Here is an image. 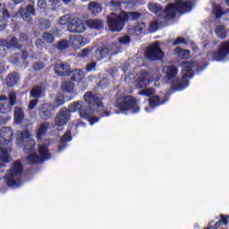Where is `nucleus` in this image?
Masks as SVG:
<instances>
[{
	"mask_svg": "<svg viewBox=\"0 0 229 229\" xmlns=\"http://www.w3.org/2000/svg\"><path fill=\"white\" fill-rule=\"evenodd\" d=\"M118 40L120 44H122L123 46H126L130 44V42H131V38H130V36H124V37L119 38Z\"/></svg>",
	"mask_w": 229,
	"mask_h": 229,
	"instance_id": "51",
	"label": "nucleus"
},
{
	"mask_svg": "<svg viewBox=\"0 0 229 229\" xmlns=\"http://www.w3.org/2000/svg\"><path fill=\"white\" fill-rule=\"evenodd\" d=\"M144 30H146V23L140 22V23H137V25H135L133 28L129 29V33L133 37H139V35H142V33L144 32Z\"/></svg>",
	"mask_w": 229,
	"mask_h": 229,
	"instance_id": "24",
	"label": "nucleus"
},
{
	"mask_svg": "<svg viewBox=\"0 0 229 229\" xmlns=\"http://www.w3.org/2000/svg\"><path fill=\"white\" fill-rule=\"evenodd\" d=\"M212 13L215 15L216 19H221L223 15H226V11L223 10V6H221V4H215Z\"/></svg>",
	"mask_w": 229,
	"mask_h": 229,
	"instance_id": "32",
	"label": "nucleus"
},
{
	"mask_svg": "<svg viewBox=\"0 0 229 229\" xmlns=\"http://www.w3.org/2000/svg\"><path fill=\"white\" fill-rule=\"evenodd\" d=\"M6 28V21L4 20H0V31H3Z\"/></svg>",
	"mask_w": 229,
	"mask_h": 229,
	"instance_id": "62",
	"label": "nucleus"
},
{
	"mask_svg": "<svg viewBox=\"0 0 229 229\" xmlns=\"http://www.w3.org/2000/svg\"><path fill=\"white\" fill-rule=\"evenodd\" d=\"M153 89L152 88H146L145 89L139 92L140 96H147V98H149V96H153Z\"/></svg>",
	"mask_w": 229,
	"mask_h": 229,
	"instance_id": "48",
	"label": "nucleus"
},
{
	"mask_svg": "<svg viewBox=\"0 0 229 229\" xmlns=\"http://www.w3.org/2000/svg\"><path fill=\"white\" fill-rule=\"evenodd\" d=\"M29 57H30V54H28V51L22 50L21 51V60H23V62H26V60H28Z\"/></svg>",
	"mask_w": 229,
	"mask_h": 229,
	"instance_id": "59",
	"label": "nucleus"
},
{
	"mask_svg": "<svg viewBox=\"0 0 229 229\" xmlns=\"http://www.w3.org/2000/svg\"><path fill=\"white\" fill-rule=\"evenodd\" d=\"M57 49L59 51H65V49H69V41L64 39L57 43Z\"/></svg>",
	"mask_w": 229,
	"mask_h": 229,
	"instance_id": "44",
	"label": "nucleus"
},
{
	"mask_svg": "<svg viewBox=\"0 0 229 229\" xmlns=\"http://www.w3.org/2000/svg\"><path fill=\"white\" fill-rule=\"evenodd\" d=\"M28 162L31 164L32 165H35V164H42V159L40 158V156L37 155V153L30 154L27 157Z\"/></svg>",
	"mask_w": 229,
	"mask_h": 229,
	"instance_id": "36",
	"label": "nucleus"
},
{
	"mask_svg": "<svg viewBox=\"0 0 229 229\" xmlns=\"http://www.w3.org/2000/svg\"><path fill=\"white\" fill-rule=\"evenodd\" d=\"M49 3H51L53 6H56V4L60 3V0H49Z\"/></svg>",
	"mask_w": 229,
	"mask_h": 229,
	"instance_id": "63",
	"label": "nucleus"
},
{
	"mask_svg": "<svg viewBox=\"0 0 229 229\" xmlns=\"http://www.w3.org/2000/svg\"><path fill=\"white\" fill-rule=\"evenodd\" d=\"M174 55H177L181 60H189L191 58V50L183 49L180 47H177L174 50Z\"/></svg>",
	"mask_w": 229,
	"mask_h": 229,
	"instance_id": "27",
	"label": "nucleus"
},
{
	"mask_svg": "<svg viewBox=\"0 0 229 229\" xmlns=\"http://www.w3.org/2000/svg\"><path fill=\"white\" fill-rule=\"evenodd\" d=\"M6 164H10V154L8 149L0 148V167H6Z\"/></svg>",
	"mask_w": 229,
	"mask_h": 229,
	"instance_id": "25",
	"label": "nucleus"
},
{
	"mask_svg": "<svg viewBox=\"0 0 229 229\" xmlns=\"http://www.w3.org/2000/svg\"><path fill=\"white\" fill-rule=\"evenodd\" d=\"M72 16H71V14H65L59 19L58 24H60V26H69V24H71V21H72Z\"/></svg>",
	"mask_w": 229,
	"mask_h": 229,
	"instance_id": "39",
	"label": "nucleus"
},
{
	"mask_svg": "<svg viewBox=\"0 0 229 229\" xmlns=\"http://www.w3.org/2000/svg\"><path fill=\"white\" fill-rule=\"evenodd\" d=\"M2 13H3L4 19H10V12L7 11L6 8L2 9Z\"/></svg>",
	"mask_w": 229,
	"mask_h": 229,
	"instance_id": "60",
	"label": "nucleus"
},
{
	"mask_svg": "<svg viewBox=\"0 0 229 229\" xmlns=\"http://www.w3.org/2000/svg\"><path fill=\"white\" fill-rule=\"evenodd\" d=\"M180 44H187L185 38L182 37L176 38L175 41L173 42V46H180Z\"/></svg>",
	"mask_w": 229,
	"mask_h": 229,
	"instance_id": "55",
	"label": "nucleus"
},
{
	"mask_svg": "<svg viewBox=\"0 0 229 229\" xmlns=\"http://www.w3.org/2000/svg\"><path fill=\"white\" fill-rule=\"evenodd\" d=\"M24 171V166H22V163L21 160H16L13 163L11 169L9 170V174H13L14 176H21Z\"/></svg>",
	"mask_w": 229,
	"mask_h": 229,
	"instance_id": "21",
	"label": "nucleus"
},
{
	"mask_svg": "<svg viewBox=\"0 0 229 229\" xmlns=\"http://www.w3.org/2000/svg\"><path fill=\"white\" fill-rule=\"evenodd\" d=\"M71 112H76L71 109V105H69L68 109L67 107L60 109L55 118V126H58V128L65 126L71 121Z\"/></svg>",
	"mask_w": 229,
	"mask_h": 229,
	"instance_id": "8",
	"label": "nucleus"
},
{
	"mask_svg": "<svg viewBox=\"0 0 229 229\" xmlns=\"http://www.w3.org/2000/svg\"><path fill=\"white\" fill-rule=\"evenodd\" d=\"M22 121H24V110H22L20 106H15L14 123H16V124H22Z\"/></svg>",
	"mask_w": 229,
	"mask_h": 229,
	"instance_id": "31",
	"label": "nucleus"
},
{
	"mask_svg": "<svg viewBox=\"0 0 229 229\" xmlns=\"http://www.w3.org/2000/svg\"><path fill=\"white\" fill-rule=\"evenodd\" d=\"M148 104L151 108H155L160 105V97L158 96H152L148 99Z\"/></svg>",
	"mask_w": 229,
	"mask_h": 229,
	"instance_id": "41",
	"label": "nucleus"
},
{
	"mask_svg": "<svg viewBox=\"0 0 229 229\" xmlns=\"http://www.w3.org/2000/svg\"><path fill=\"white\" fill-rule=\"evenodd\" d=\"M43 38L46 42H49V44H53V42H55V36L51 32H44Z\"/></svg>",
	"mask_w": 229,
	"mask_h": 229,
	"instance_id": "46",
	"label": "nucleus"
},
{
	"mask_svg": "<svg viewBox=\"0 0 229 229\" xmlns=\"http://www.w3.org/2000/svg\"><path fill=\"white\" fill-rule=\"evenodd\" d=\"M56 106H62V105L65 104V98H64V96L58 95L55 99Z\"/></svg>",
	"mask_w": 229,
	"mask_h": 229,
	"instance_id": "50",
	"label": "nucleus"
},
{
	"mask_svg": "<svg viewBox=\"0 0 229 229\" xmlns=\"http://www.w3.org/2000/svg\"><path fill=\"white\" fill-rule=\"evenodd\" d=\"M38 110V115L42 121H49V119H53V115H55V106L50 103L41 104Z\"/></svg>",
	"mask_w": 229,
	"mask_h": 229,
	"instance_id": "10",
	"label": "nucleus"
},
{
	"mask_svg": "<svg viewBox=\"0 0 229 229\" xmlns=\"http://www.w3.org/2000/svg\"><path fill=\"white\" fill-rule=\"evenodd\" d=\"M13 139V131L10 127H3L0 130V146H8Z\"/></svg>",
	"mask_w": 229,
	"mask_h": 229,
	"instance_id": "14",
	"label": "nucleus"
},
{
	"mask_svg": "<svg viewBox=\"0 0 229 229\" xmlns=\"http://www.w3.org/2000/svg\"><path fill=\"white\" fill-rule=\"evenodd\" d=\"M39 27L41 30H49L51 28V21L43 19L39 21Z\"/></svg>",
	"mask_w": 229,
	"mask_h": 229,
	"instance_id": "45",
	"label": "nucleus"
},
{
	"mask_svg": "<svg viewBox=\"0 0 229 229\" xmlns=\"http://www.w3.org/2000/svg\"><path fill=\"white\" fill-rule=\"evenodd\" d=\"M23 151H25V153H31V151L35 149V146H37L35 140H28L23 141Z\"/></svg>",
	"mask_w": 229,
	"mask_h": 229,
	"instance_id": "34",
	"label": "nucleus"
},
{
	"mask_svg": "<svg viewBox=\"0 0 229 229\" xmlns=\"http://www.w3.org/2000/svg\"><path fill=\"white\" fill-rule=\"evenodd\" d=\"M101 98L88 91L84 94V101L72 102L70 104V109L72 112H79L82 119H86L90 124L94 126L96 123H99L102 117H109V111H103L99 113L98 108H104Z\"/></svg>",
	"mask_w": 229,
	"mask_h": 229,
	"instance_id": "1",
	"label": "nucleus"
},
{
	"mask_svg": "<svg viewBox=\"0 0 229 229\" xmlns=\"http://www.w3.org/2000/svg\"><path fill=\"white\" fill-rule=\"evenodd\" d=\"M17 175L8 173L4 175V179L7 187H19V182L16 180Z\"/></svg>",
	"mask_w": 229,
	"mask_h": 229,
	"instance_id": "29",
	"label": "nucleus"
},
{
	"mask_svg": "<svg viewBox=\"0 0 229 229\" xmlns=\"http://www.w3.org/2000/svg\"><path fill=\"white\" fill-rule=\"evenodd\" d=\"M223 222H221L220 220H218L216 223H215L214 225H211L212 229H218L221 228V226H223Z\"/></svg>",
	"mask_w": 229,
	"mask_h": 229,
	"instance_id": "61",
	"label": "nucleus"
},
{
	"mask_svg": "<svg viewBox=\"0 0 229 229\" xmlns=\"http://www.w3.org/2000/svg\"><path fill=\"white\" fill-rule=\"evenodd\" d=\"M229 55V40L222 41L217 51L211 53L213 62H223Z\"/></svg>",
	"mask_w": 229,
	"mask_h": 229,
	"instance_id": "9",
	"label": "nucleus"
},
{
	"mask_svg": "<svg viewBox=\"0 0 229 229\" xmlns=\"http://www.w3.org/2000/svg\"><path fill=\"white\" fill-rule=\"evenodd\" d=\"M19 14L23 19V21H26V22H31L33 21V18H31V15H35V6L31 4H28L26 8L21 7L19 9Z\"/></svg>",
	"mask_w": 229,
	"mask_h": 229,
	"instance_id": "18",
	"label": "nucleus"
},
{
	"mask_svg": "<svg viewBox=\"0 0 229 229\" xmlns=\"http://www.w3.org/2000/svg\"><path fill=\"white\" fill-rule=\"evenodd\" d=\"M215 33L218 38H221V40H225V38L228 37V30L225 25H217L215 28Z\"/></svg>",
	"mask_w": 229,
	"mask_h": 229,
	"instance_id": "30",
	"label": "nucleus"
},
{
	"mask_svg": "<svg viewBox=\"0 0 229 229\" xmlns=\"http://www.w3.org/2000/svg\"><path fill=\"white\" fill-rule=\"evenodd\" d=\"M22 49V45L19 44V40L13 37L10 40L0 38V56L4 58L8 55V49Z\"/></svg>",
	"mask_w": 229,
	"mask_h": 229,
	"instance_id": "7",
	"label": "nucleus"
},
{
	"mask_svg": "<svg viewBox=\"0 0 229 229\" xmlns=\"http://www.w3.org/2000/svg\"><path fill=\"white\" fill-rule=\"evenodd\" d=\"M19 80H21L19 73L15 72H12L5 78V85L9 88L15 87L19 83Z\"/></svg>",
	"mask_w": 229,
	"mask_h": 229,
	"instance_id": "22",
	"label": "nucleus"
},
{
	"mask_svg": "<svg viewBox=\"0 0 229 229\" xmlns=\"http://www.w3.org/2000/svg\"><path fill=\"white\" fill-rule=\"evenodd\" d=\"M151 85V75L146 70H140L135 81L136 89H144Z\"/></svg>",
	"mask_w": 229,
	"mask_h": 229,
	"instance_id": "11",
	"label": "nucleus"
},
{
	"mask_svg": "<svg viewBox=\"0 0 229 229\" xmlns=\"http://www.w3.org/2000/svg\"><path fill=\"white\" fill-rule=\"evenodd\" d=\"M20 40H21V42H28L30 40V38L28 37V34L21 33Z\"/></svg>",
	"mask_w": 229,
	"mask_h": 229,
	"instance_id": "58",
	"label": "nucleus"
},
{
	"mask_svg": "<svg viewBox=\"0 0 229 229\" xmlns=\"http://www.w3.org/2000/svg\"><path fill=\"white\" fill-rule=\"evenodd\" d=\"M110 53V49L106 47H96L94 53H92V58H95L97 62H101L103 58H106Z\"/></svg>",
	"mask_w": 229,
	"mask_h": 229,
	"instance_id": "19",
	"label": "nucleus"
},
{
	"mask_svg": "<svg viewBox=\"0 0 229 229\" xmlns=\"http://www.w3.org/2000/svg\"><path fill=\"white\" fill-rule=\"evenodd\" d=\"M164 56H165V54L162 51L158 41H156L145 50V58L150 60V62H159L164 59Z\"/></svg>",
	"mask_w": 229,
	"mask_h": 229,
	"instance_id": "6",
	"label": "nucleus"
},
{
	"mask_svg": "<svg viewBox=\"0 0 229 229\" xmlns=\"http://www.w3.org/2000/svg\"><path fill=\"white\" fill-rule=\"evenodd\" d=\"M86 24L90 30H103L105 28V23L103 22V20L99 19H89L86 21Z\"/></svg>",
	"mask_w": 229,
	"mask_h": 229,
	"instance_id": "23",
	"label": "nucleus"
},
{
	"mask_svg": "<svg viewBox=\"0 0 229 229\" xmlns=\"http://www.w3.org/2000/svg\"><path fill=\"white\" fill-rule=\"evenodd\" d=\"M149 12L157 15V17L164 16V19L169 21V13L167 12V6L164 9V6L158 3L150 2L148 4Z\"/></svg>",
	"mask_w": 229,
	"mask_h": 229,
	"instance_id": "12",
	"label": "nucleus"
},
{
	"mask_svg": "<svg viewBox=\"0 0 229 229\" xmlns=\"http://www.w3.org/2000/svg\"><path fill=\"white\" fill-rule=\"evenodd\" d=\"M122 4H123V1L121 0H118V1L111 0L109 2L110 8L114 11L121 10Z\"/></svg>",
	"mask_w": 229,
	"mask_h": 229,
	"instance_id": "43",
	"label": "nucleus"
},
{
	"mask_svg": "<svg viewBox=\"0 0 229 229\" xmlns=\"http://www.w3.org/2000/svg\"><path fill=\"white\" fill-rule=\"evenodd\" d=\"M87 30L85 23L80 19L73 18L68 25V31L70 33H83Z\"/></svg>",
	"mask_w": 229,
	"mask_h": 229,
	"instance_id": "15",
	"label": "nucleus"
},
{
	"mask_svg": "<svg viewBox=\"0 0 229 229\" xmlns=\"http://www.w3.org/2000/svg\"><path fill=\"white\" fill-rule=\"evenodd\" d=\"M47 130H49V123H41L37 132V139H42L47 133Z\"/></svg>",
	"mask_w": 229,
	"mask_h": 229,
	"instance_id": "33",
	"label": "nucleus"
},
{
	"mask_svg": "<svg viewBox=\"0 0 229 229\" xmlns=\"http://www.w3.org/2000/svg\"><path fill=\"white\" fill-rule=\"evenodd\" d=\"M137 19H140V13H128L122 10L120 13H109L106 17V22L110 31L119 33L124 30L128 21H137Z\"/></svg>",
	"mask_w": 229,
	"mask_h": 229,
	"instance_id": "2",
	"label": "nucleus"
},
{
	"mask_svg": "<svg viewBox=\"0 0 229 229\" xmlns=\"http://www.w3.org/2000/svg\"><path fill=\"white\" fill-rule=\"evenodd\" d=\"M92 51H94V47H87L80 51L79 57L85 60L90 56Z\"/></svg>",
	"mask_w": 229,
	"mask_h": 229,
	"instance_id": "37",
	"label": "nucleus"
},
{
	"mask_svg": "<svg viewBox=\"0 0 229 229\" xmlns=\"http://www.w3.org/2000/svg\"><path fill=\"white\" fill-rule=\"evenodd\" d=\"M17 105V93L11 91L9 93V103H0V114H7L12 112L13 106Z\"/></svg>",
	"mask_w": 229,
	"mask_h": 229,
	"instance_id": "13",
	"label": "nucleus"
},
{
	"mask_svg": "<svg viewBox=\"0 0 229 229\" xmlns=\"http://www.w3.org/2000/svg\"><path fill=\"white\" fill-rule=\"evenodd\" d=\"M165 78L168 80V81H171V80H174L176 76H178V68L176 66L168 65L165 67Z\"/></svg>",
	"mask_w": 229,
	"mask_h": 229,
	"instance_id": "26",
	"label": "nucleus"
},
{
	"mask_svg": "<svg viewBox=\"0 0 229 229\" xmlns=\"http://www.w3.org/2000/svg\"><path fill=\"white\" fill-rule=\"evenodd\" d=\"M64 148H66L65 145H59V146L57 147V149H58L59 152H62V151H64Z\"/></svg>",
	"mask_w": 229,
	"mask_h": 229,
	"instance_id": "64",
	"label": "nucleus"
},
{
	"mask_svg": "<svg viewBox=\"0 0 229 229\" xmlns=\"http://www.w3.org/2000/svg\"><path fill=\"white\" fill-rule=\"evenodd\" d=\"M31 134L30 133L29 131H24L23 132H21V141L22 142H26V140H31Z\"/></svg>",
	"mask_w": 229,
	"mask_h": 229,
	"instance_id": "53",
	"label": "nucleus"
},
{
	"mask_svg": "<svg viewBox=\"0 0 229 229\" xmlns=\"http://www.w3.org/2000/svg\"><path fill=\"white\" fill-rule=\"evenodd\" d=\"M38 153L43 162H46V160H49L51 158V152H49V147H47V145L46 144L38 145Z\"/></svg>",
	"mask_w": 229,
	"mask_h": 229,
	"instance_id": "20",
	"label": "nucleus"
},
{
	"mask_svg": "<svg viewBox=\"0 0 229 229\" xmlns=\"http://www.w3.org/2000/svg\"><path fill=\"white\" fill-rule=\"evenodd\" d=\"M88 9L91 15H98L103 12V6L98 2H90L88 5Z\"/></svg>",
	"mask_w": 229,
	"mask_h": 229,
	"instance_id": "28",
	"label": "nucleus"
},
{
	"mask_svg": "<svg viewBox=\"0 0 229 229\" xmlns=\"http://www.w3.org/2000/svg\"><path fill=\"white\" fill-rule=\"evenodd\" d=\"M37 105H38V98H36L34 100H30L29 102V106H28L29 110H35V107L37 106Z\"/></svg>",
	"mask_w": 229,
	"mask_h": 229,
	"instance_id": "54",
	"label": "nucleus"
},
{
	"mask_svg": "<svg viewBox=\"0 0 229 229\" xmlns=\"http://www.w3.org/2000/svg\"><path fill=\"white\" fill-rule=\"evenodd\" d=\"M54 71L57 76L61 78H65V76H71L72 71H71V65L64 63H56L54 67Z\"/></svg>",
	"mask_w": 229,
	"mask_h": 229,
	"instance_id": "16",
	"label": "nucleus"
},
{
	"mask_svg": "<svg viewBox=\"0 0 229 229\" xmlns=\"http://www.w3.org/2000/svg\"><path fill=\"white\" fill-rule=\"evenodd\" d=\"M44 69V63H35L33 64L34 71H42Z\"/></svg>",
	"mask_w": 229,
	"mask_h": 229,
	"instance_id": "56",
	"label": "nucleus"
},
{
	"mask_svg": "<svg viewBox=\"0 0 229 229\" xmlns=\"http://www.w3.org/2000/svg\"><path fill=\"white\" fill-rule=\"evenodd\" d=\"M69 44L73 47V49H81L89 44V38L83 36H71L69 39Z\"/></svg>",
	"mask_w": 229,
	"mask_h": 229,
	"instance_id": "17",
	"label": "nucleus"
},
{
	"mask_svg": "<svg viewBox=\"0 0 229 229\" xmlns=\"http://www.w3.org/2000/svg\"><path fill=\"white\" fill-rule=\"evenodd\" d=\"M37 6L41 12H46L47 9V2L46 0H38Z\"/></svg>",
	"mask_w": 229,
	"mask_h": 229,
	"instance_id": "47",
	"label": "nucleus"
},
{
	"mask_svg": "<svg viewBox=\"0 0 229 229\" xmlns=\"http://www.w3.org/2000/svg\"><path fill=\"white\" fill-rule=\"evenodd\" d=\"M71 140H72V132L71 131H67L60 139L61 144L71 142Z\"/></svg>",
	"mask_w": 229,
	"mask_h": 229,
	"instance_id": "40",
	"label": "nucleus"
},
{
	"mask_svg": "<svg viewBox=\"0 0 229 229\" xmlns=\"http://www.w3.org/2000/svg\"><path fill=\"white\" fill-rule=\"evenodd\" d=\"M123 101L115 105V108L120 110V112H131L132 114H139L140 112V107L137 104V98L131 96L122 97Z\"/></svg>",
	"mask_w": 229,
	"mask_h": 229,
	"instance_id": "5",
	"label": "nucleus"
},
{
	"mask_svg": "<svg viewBox=\"0 0 229 229\" xmlns=\"http://www.w3.org/2000/svg\"><path fill=\"white\" fill-rule=\"evenodd\" d=\"M182 77L181 78V82L177 84H172L173 90H183L187 89L190 80L194 78V62H182L181 63Z\"/></svg>",
	"mask_w": 229,
	"mask_h": 229,
	"instance_id": "3",
	"label": "nucleus"
},
{
	"mask_svg": "<svg viewBox=\"0 0 229 229\" xmlns=\"http://www.w3.org/2000/svg\"><path fill=\"white\" fill-rule=\"evenodd\" d=\"M30 98H34L35 99H38L39 98H42V87L41 86H36L30 89Z\"/></svg>",
	"mask_w": 229,
	"mask_h": 229,
	"instance_id": "35",
	"label": "nucleus"
},
{
	"mask_svg": "<svg viewBox=\"0 0 229 229\" xmlns=\"http://www.w3.org/2000/svg\"><path fill=\"white\" fill-rule=\"evenodd\" d=\"M228 219H229L228 215H220V221L225 225H228Z\"/></svg>",
	"mask_w": 229,
	"mask_h": 229,
	"instance_id": "57",
	"label": "nucleus"
},
{
	"mask_svg": "<svg viewBox=\"0 0 229 229\" xmlns=\"http://www.w3.org/2000/svg\"><path fill=\"white\" fill-rule=\"evenodd\" d=\"M148 30H149L150 33L157 32L158 30V21H154L150 22Z\"/></svg>",
	"mask_w": 229,
	"mask_h": 229,
	"instance_id": "49",
	"label": "nucleus"
},
{
	"mask_svg": "<svg viewBox=\"0 0 229 229\" xmlns=\"http://www.w3.org/2000/svg\"><path fill=\"white\" fill-rule=\"evenodd\" d=\"M64 92H72L74 90V84L71 81H64L62 85Z\"/></svg>",
	"mask_w": 229,
	"mask_h": 229,
	"instance_id": "42",
	"label": "nucleus"
},
{
	"mask_svg": "<svg viewBox=\"0 0 229 229\" xmlns=\"http://www.w3.org/2000/svg\"><path fill=\"white\" fill-rule=\"evenodd\" d=\"M192 10V2L191 0L182 1L177 0L174 4L170 3L166 5V12L168 13L169 21H173L177 13H189Z\"/></svg>",
	"mask_w": 229,
	"mask_h": 229,
	"instance_id": "4",
	"label": "nucleus"
},
{
	"mask_svg": "<svg viewBox=\"0 0 229 229\" xmlns=\"http://www.w3.org/2000/svg\"><path fill=\"white\" fill-rule=\"evenodd\" d=\"M83 71L81 70H75L72 72V75L71 77L72 81H81V80H83Z\"/></svg>",
	"mask_w": 229,
	"mask_h": 229,
	"instance_id": "38",
	"label": "nucleus"
},
{
	"mask_svg": "<svg viewBox=\"0 0 229 229\" xmlns=\"http://www.w3.org/2000/svg\"><path fill=\"white\" fill-rule=\"evenodd\" d=\"M97 66H98L97 62L89 63L86 64V72H90L94 71V69H96Z\"/></svg>",
	"mask_w": 229,
	"mask_h": 229,
	"instance_id": "52",
	"label": "nucleus"
}]
</instances>
